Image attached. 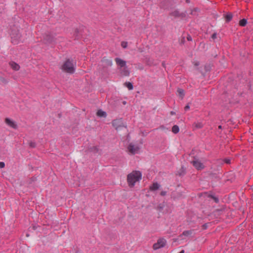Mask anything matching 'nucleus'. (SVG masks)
<instances>
[{
  "label": "nucleus",
  "instance_id": "obj_49",
  "mask_svg": "<svg viewBox=\"0 0 253 253\" xmlns=\"http://www.w3.org/2000/svg\"><path fill=\"white\" fill-rule=\"evenodd\" d=\"M58 117L59 118L61 117V114H58Z\"/></svg>",
  "mask_w": 253,
  "mask_h": 253
},
{
  "label": "nucleus",
  "instance_id": "obj_19",
  "mask_svg": "<svg viewBox=\"0 0 253 253\" xmlns=\"http://www.w3.org/2000/svg\"><path fill=\"white\" fill-rule=\"evenodd\" d=\"M160 187V185L158 184L157 182L154 183L150 187V189L151 191H156L158 190Z\"/></svg>",
  "mask_w": 253,
  "mask_h": 253
},
{
  "label": "nucleus",
  "instance_id": "obj_17",
  "mask_svg": "<svg viewBox=\"0 0 253 253\" xmlns=\"http://www.w3.org/2000/svg\"><path fill=\"white\" fill-rule=\"evenodd\" d=\"M9 64L13 70L15 71H18L19 70L20 66L15 62L11 61Z\"/></svg>",
  "mask_w": 253,
  "mask_h": 253
},
{
  "label": "nucleus",
  "instance_id": "obj_50",
  "mask_svg": "<svg viewBox=\"0 0 253 253\" xmlns=\"http://www.w3.org/2000/svg\"><path fill=\"white\" fill-rule=\"evenodd\" d=\"M218 128H219V129H221V128H222V126H220H220H218Z\"/></svg>",
  "mask_w": 253,
  "mask_h": 253
},
{
  "label": "nucleus",
  "instance_id": "obj_25",
  "mask_svg": "<svg viewBox=\"0 0 253 253\" xmlns=\"http://www.w3.org/2000/svg\"><path fill=\"white\" fill-rule=\"evenodd\" d=\"M179 131V126L177 125H174L172 127V132L176 134Z\"/></svg>",
  "mask_w": 253,
  "mask_h": 253
},
{
  "label": "nucleus",
  "instance_id": "obj_51",
  "mask_svg": "<svg viewBox=\"0 0 253 253\" xmlns=\"http://www.w3.org/2000/svg\"><path fill=\"white\" fill-rule=\"evenodd\" d=\"M123 104H126V101H124V102H123Z\"/></svg>",
  "mask_w": 253,
  "mask_h": 253
},
{
  "label": "nucleus",
  "instance_id": "obj_39",
  "mask_svg": "<svg viewBox=\"0 0 253 253\" xmlns=\"http://www.w3.org/2000/svg\"><path fill=\"white\" fill-rule=\"evenodd\" d=\"M224 162L226 164H229L231 163V160H230V159H225Z\"/></svg>",
  "mask_w": 253,
  "mask_h": 253
},
{
  "label": "nucleus",
  "instance_id": "obj_11",
  "mask_svg": "<svg viewBox=\"0 0 253 253\" xmlns=\"http://www.w3.org/2000/svg\"><path fill=\"white\" fill-rule=\"evenodd\" d=\"M115 60L117 65L120 66V68H122L123 67L126 66V62L125 60H123L118 57L116 58Z\"/></svg>",
  "mask_w": 253,
  "mask_h": 253
},
{
  "label": "nucleus",
  "instance_id": "obj_31",
  "mask_svg": "<svg viewBox=\"0 0 253 253\" xmlns=\"http://www.w3.org/2000/svg\"><path fill=\"white\" fill-rule=\"evenodd\" d=\"M0 82L3 83L4 84H7L8 82V81L2 77H0Z\"/></svg>",
  "mask_w": 253,
  "mask_h": 253
},
{
  "label": "nucleus",
  "instance_id": "obj_22",
  "mask_svg": "<svg viewBox=\"0 0 253 253\" xmlns=\"http://www.w3.org/2000/svg\"><path fill=\"white\" fill-rule=\"evenodd\" d=\"M193 129L201 128L203 126V125L202 123L198 122L194 123L193 125Z\"/></svg>",
  "mask_w": 253,
  "mask_h": 253
},
{
  "label": "nucleus",
  "instance_id": "obj_10",
  "mask_svg": "<svg viewBox=\"0 0 253 253\" xmlns=\"http://www.w3.org/2000/svg\"><path fill=\"white\" fill-rule=\"evenodd\" d=\"M127 149L132 154L134 155L138 152L139 150V147L137 146H135L132 143H131L128 145Z\"/></svg>",
  "mask_w": 253,
  "mask_h": 253
},
{
  "label": "nucleus",
  "instance_id": "obj_12",
  "mask_svg": "<svg viewBox=\"0 0 253 253\" xmlns=\"http://www.w3.org/2000/svg\"><path fill=\"white\" fill-rule=\"evenodd\" d=\"M5 123L10 127L16 129L17 128V125L16 124V123L10 119L9 118H6L5 119Z\"/></svg>",
  "mask_w": 253,
  "mask_h": 253
},
{
  "label": "nucleus",
  "instance_id": "obj_24",
  "mask_svg": "<svg viewBox=\"0 0 253 253\" xmlns=\"http://www.w3.org/2000/svg\"><path fill=\"white\" fill-rule=\"evenodd\" d=\"M247 24V20L245 18H243L240 20L239 21V25L242 27L245 26Z\"/></svg>",
  "mask_w": 253,
  "mask_h": 253
},
{
  "label": "nucleus",
  "instance_id": "obj_18",
  "mask_svg": "<svg viewBox=\"0 0 253 253\" xmlns=\"http://www.w3.org/2000/svg\"><path fill=\"white\" fill-rule=\"evenodd\" d=\"M101 61L104 63L106 66H111L112 65V61L111 59H107L105 57H103Z\"/></svg>",
  "mask_w": 253,
  "mask_h": 253
},
{
  "label": "nucleus",
  "instance_id": "obj_33",
  "mask_svg": "<svg viewBox=\"0 0 253 253\" xmlns=\"http://www.w3.org/2000/svg\"><path fill=\"white\" fill-rule=\"evenodd\" d=\"M121 46H122L123 48H126L127 46V42H121Z\"/></svg>",
  "mask_w": 253,
  "mask_h": 253
},
{
  "label": "nucleus",
  "instance_id": "obj_26",
  "mask_svg": "<svg viewBox=\"0 0 253 253\" xmlns=\"http://www.w3.org/2000/svg\"><path fill=\"white\" fill-rule=\"evenodd\" d=\"M193 230H185L183 232L182 235H184L185 236H188L189 235H191L193 233Z\"/></svg>",
  "mask_w": 253,
  "mask_h": 253
},
{
  "label": "nucleus",
  "instance_id": "obj_52",
  "mask_svg": "<svg viewBox=\"0 0 253 253\" xmlns=\"http://www.w3.org/2000/svg\"><path fill=\"white\" fill-rule=\"evenodd\" d=\"M76 253H81L79 251H77Z\"/></svg>",
  "mask_w": 253,
  "mask_h": 253
},
{
  "label": "nucleus",
  "instance_id": "obj_2",
  "mask_svg": "<svg viewBox=\"0 0 253 253\" xmlns=\"http://www.w3.org/2000/svg\"><path fill=\"white\" fill-rule=\"evenodd\" d=\"M61 69L65 72L73 74L75 71V65L73 59H67L61 66Z\"/></svg>",
  "mask_w": 253,
  "mask_h": 253
},
{
  "label": "nucleus",
  "instance_id": "obj_37",
  "mask_svg": "<svg viewBox=\"0 0 253 253\" xmlns=\"http://www.w3.org/2000/svg\"><path fill=\"white\" fill-rule=\"evenodd\" d=\"M205 69L206 72L210 71L211 70V66L210 65H206L205 66Z\"/></svg>",
  "mask_w": 253,
  "mask_h": 253
},
{
  "label": "nucleus",
  "instance_id": "obj_6",
  "mask_svg": "<svg viewBox=\"0 0 253 253\" xmlns=\"http://www.w3.org/2000/svg\"><path fill=\"white\" fill-rule=\"evenodd\" d=\"M173 5V1L172 0H163L160 2V7L164 9H169Z\"/></svg>",
  "mask_w": 253,
  "mask_h": 253
},
{
  "label": "nucleus",
  "instance_id": "obj_23",
  "mask_svg": "<svg viewBox=\"0 0 253 253\" xmlns=\"http://www.w3.org/2000/svg\"><path fill=\"white\" fill-rule=\"evenodd\" d=\"M169 15L171 16H173L175 18H177L179 17L180 13L178 10H174V11L171 12L169 13Z\"/></svg>",
  "mask_w": 253,
  "mask_h": 253
},
{
  "label": "nucleus",
  "instance_id": "obj_5",
  "mask_svg": "<svg viewBox=\"0 0 253 253\" xmlns=\"http://www.w3.org/2000/svg\"><path fill=\"white\" fill-rule=\"evenodd\" d=\"M166 240L164 238L159 239L157 243L153 245V249L155 250H158L161 248H163L166 244Z\"/></svg>",
  "mask_w": 253,
  "mask_h": 253
},
{
  "label": "nucleus",
  "instance_id": "obj_15",
  "mask_svg": "<svg viewBox=\"0 0 253 253\" xmlns=\"http://www.w3.org/2000/svg\"><path fill=\"white\" fill-rule=\"evenodd\" d=\"M223 16L226 23H229L233 18V14L231 12H228L224 14Z\"/></svg>",
  "mask_w": 253,
  "mask_h": 253
},
{
  "label": "nucleus",
  "instance_id": "obj_46",
  "mask_svg": "<svg viewBox=\"0 0 253 253\" xmlns=\"http://www.w3.org/2000/svg\"><path fill=\"white\" fill-rule=\"evenodd\" d=\"M170 113V114H171V115H174V114H175V112H174L173 111H171Z\"/></svg>",
  "mask_w": 253,
  "mask_h": 253
},
{
  "label": "nucleus",
  "instance_id": "obj_3",
  "mask_svg": "<svg viewBox=\"0 0 253 253\" xmlns=\"http://www.w3.org/2000/svg\"><path fill=\"white\" fill-rule=\"evenodd\" d=\"M11 42L13 44H17L22 42V36L20 33L19 30L17 28H13L11 29Z\"/></svg>",
  "mask_w": 253,
  "mask_h": 253
},
{
  "label": "nucleus",
  "instance_id": "obj_47",
  "mask_svg": "<svg viewBox=\"0 0 253 253\" xmlns=\"http://www.w3.org/2000/svg\"><path fill=\"white\" fill-rule=\"evenodd\" d=\"M199 65V62H196V63L195 64V65L196 66H198Z\"/></svg>",
  "mask_w": 253,
  "mask_h": 253
},
{
  "label": "nucleus",
  "instance_id": "obj_27",
  "mask_svg": "<svg viewBox=\"0 0 253 253\" xmlns=\"http://www.w3.org/2000/svg\"><path fill=\"white\" fill-rule=\"evenodd\" d=\"M125 84L129 90H132L133 88V84L130 82H126Z\"/></svg>",
  "mask_w": 253,
  "mask_h": 253
},
{
  "label": "nucleus",
  "instance_id": "obj_35",
  "mask_svg": "<svg viewBox=\"0 0 253 253\" xmlns=\"http://www.w3.org/2000/svg\"><path fill=\"white\" fill-rule=\"evenodd\" d=\"M29 145L31 148H35L36 147V143L35 142H30L29 143Z\"/></svg>",
  "mask_w": 253,
  "mask_h": 253
},
{
  "label": "nucleus",
  "instance_id": "obj_44",
  "mask_svg": "<svg viewBox=\"0 0 253 253\" xmlns=\"http://www.w3.org/2000/svg\"><path fill=\"white\" fill-rule=\"evenodd\" d=\"M202 227L203 229H206L208 228V224L205 223L202 225Z\"/></svg>",
  "mask_w": 253,
  "mask_h": 253
},
{
  "label": "nucleus",
  "instance_id": "obj_13",
  "mask_svg": "<svg viewBox=\"0 0 253 253\" xmlns=\"http://www.w3.org/2000/svg\"><path fill=\"white\" fill-rule=\"evenodd\" d=\"M224 210H225V207L224 206H223L222 207H221L220 209H217L213 211V213L214 214V215L215 216H218L222 213V212L224 211Z\"/></svg>",
  "mask_w": 253,
  "mask_h": 253
},
{
  "label": "nucleus",
  "instance_id": "obj_28",
  "mask_svg": "<svg viewBox=\"0 0 253 253\" xmlns=\"http://www.w3.org/2000/svg\"><path fill=\"white\" fill-rule=\"evenodd\" d=\"M208 197L209 198H211L212 199H213L214 200V201L216 203H218L219 202V199L218 198V197H215L214 196V195H211V194H209L208 195Z\"/></svg>",
  "mask_w": 253,
  "mask_h": 253
},
{
  "label": "nucleus",
  "instance_id": "obj_8",
  "mask_svg": "<svg viewBox=\"0 0 253 253\" xmlns=\"http://www.w3.org/2000/svg\"><path fill=\"white\" fill-rule=\"evenodd\" d=\"M112 125L116 129L125 126L122 118L114 120L112 122Z\"/></svg>",
  "mask_w": 253,
  "mask_h": 253
},
{
  "label": "nucleus",
  "instance_id": "obj_7",
  "mask_svg": "<svg viewBox=\"0 0 253 253\" xmlns=\"http://www.w3.org/2000/svg\"><path fill=\"white\" fill-rule=\"evenodd\" d=\"M43 42L44 43L48 44L55 42V39L50 34H45L43 38Z\"/></svg>",
  "mask_w": 253,
  "mask_h": 253
},
{
  "label": "nucleus",
  "instance_id": "obj_43",
  "mask_svg": "<svg viewBox=\"0 0 253 253\" xmlns=\"http://www.w3.org/2000/svg\"><path fill=\"white\" fill-rule=\"evenodd\" d=\"M187 40L188 41H192V38L191 37V36L189 35H188L187 37Z\"/></svg>",
  "mask_w": 253,
  "mask_h": 253
},
{
  "label": "nucleus",
  "instance_id": "obj_45",
  "mask_svg": "<svg viewBox=\"0 0 253 253\" xmlns=\"http://www.w3.org/2000/svg\"><path fill=\"white\" fill-rule=\"evenodd\" d=\"M166 191H162L160 193V195L162 196H164L166 195Z\"/></svg>",
  "mask_w": 253,
  "mask_h": 253
},
{
  "label": "nucleus",
  "instance_id": "obj_1",
  "mask_svg": "<svg viewBox=\"0 0 253 253\" xmlns=\"http://www.w3.org/2000/svg\"><path fill=\"white\" fill-rule=\"evenodd\" d=\"M142 174L139 171H133L127 176V181L130 187H133L136 181L141 179Z\"/></svg>",
  "mask_w": 253,
  "mask_h": 253
},
{
  "label": "nucleus",
  "instance_id": "obj_32",
  "mask_svg": "<svg viewBox=\"0 0 253 253\" xmlns=\"http://www.w3.org/2000/svg\"><path fill=\"white\" fill-rule=\"evenodd\" d=\"M187 15V12L185 11L184 12L180 13L179 17H181L182 18L186 17Z\"/></svg>",
  "mask_w": 253,
  "mask_h": 253
},
{
  "label": "nucleus",
  "instance_id": "obj_30",
  "mask_svg": "<svg viewBox=\"0 0 253 253\" xmlns=\"http://www.w3.org/2000/svg\"><path fill=\"white\" fill-rule=\"evenodd\" d=\"M199 11V9L198 8L196 7L191 10V12L190 14L192 15H196V12Z\"/></svg>",
  "mask_w": 253,
  "mask_h": 253
},
{
  "label": "nucleus",
  "instance_id": "obj_29",
  "mask_svg": "<svg viewBox=\"0 0 253 253\" xmlns=\"http://www.w3.org/2000/svg\"><path fill=\"white\" fill-rule=\"evenodd\" d=\"M185 169H184L183 167H182L181 169H180L179 171H178V174L179 176H183L185 174Z\"/></svg>",
  "mask_w": 253,
  "mask_h": 253
},
{
  "label": "nucleus",
  "instance_id": "obj_21",
  "mask_svg": "<svg viewBox=\"0 0 253 253\" xmlns=\"http://www.w3.org/2000/svg\"><path fill=\"white\" fill-rule=\"evenodd\" d=\"M177 92L178 96L181 99H183L185 95L184 90L182 88H178L177 90Z\"/></svg>",
  "mask_w": 253,
  "mask_h": 253
},
{
  "label": "nucleus",
  "instance_id": "obj_34",
  "mask_svg": "<svg viewBox=\"0 0 253 253\" xmlns=\"http://www.w3.org/2000/svg\"><path fill=\"white\" fill-rule=\"evenodd\" d=\"M164 204H160L158 206V209L160 211H162L163 210V209H164Z\"/></svg>",
  "mask_w": 253,
  "mask_h": 253
},
{
  "label": "nucleus",
  "instance_id": "obj_38",
  "mask_svg": "<svg viewBox=\"0 0 253 253\" xmlns=\"http://www.w3.org/2000/svg\"><path fill=\"white\" fill-rule=\"evenodd\" d=\"M185 37H183L179 42L180 44H183L185 43Z\"/></svg>",
  "mask_w": 253,
  "mask_h": 253
},
{
  "label": "nucleus",
  "instance_id": "obj_9",
  "mask_svg": "<svg viewBox=\"0 0 253 253\" xmlns=\"http://www.w3.org/2000/svg\"><path fill=\"white\" fill-rule=\"evenodd\" d=\"M193 166L198 170H202L204 169L205 166L198 160H195L191 162Z\"/></svg>",
  "mask_w": 253,
  "mask_h": 253
},
{
  "label": "nucleus",
  "instance_id": "obj_41",
  "mask_svg": "<svg viewBox=\"0 0 253 253\" xmlns=\"http://www.w3.org/2000/svg\"><path fill=\"white\" fill-rule=\"evenodd\" d=\"M217 37V34H216V33H214L212 36H211V38L213 39V40H214Z\"/></svg>",
  "mask_w": 253,
  "mask_h": 253
},
{
  "label": "nucleus",
  "instance_id": "obj_48",
  "mask_svg": "<svg viewBox=\"0 0 253 253\" xmlns=\"http://www.w3.org/2000/svg\"><path fill=\"white\" fill-rule=\"evenodd\" d=\"M185 1L186 3H190V0H186Z\"/></svg>",
  "mask_w": 253,
  "mask_h": 253
},
{
  "label": "nucleus",
  "instance_id": "obj_40",
  "mask_svg": "<svg viewBox=\"0 0 253 253\" xmlns=\"http://www.w3.org/2000/svg\"><path fill=\"white\" fill-rule=\"evenodd\" d=\"M4 167H5L4 163L3 162H0V168L2 169V168H3Z\"/></svg>",
  "mask_w": 253,
  "mask_h": 253
},
{
  "label": "nucleus",
  "instance_id": "obj_16",
  "mask_svg": "<svg viewBox=\"0 0 253 253\" xmlns=\"http://www.w3.org/2000/svg\"><path fill=\"white\" fill-rule=\"evenodd\" d=\"M93 152L94 153H99V150L97 146H90L88 147L87 148V150H86V152Z\"/></svg>",
  "mask_w": 253,
  "mask_h": 253
},
{
  "label": "nucleus",
  "instance_id": "obj_14",
  "mask_svg": "<svg viewBox=\"0 0 253 253\" xmlns=\"http://www.w3.org/2000/svg\"><path fill=\"white\" fill-rule=\"evenodd\" d=\"M120 71L121 74L124 76H128L129 75V71L126 66L121 69Z\"/></svg>",
  "mask_w": 253,
  "mask_h": 253
},
{
  "label": "nucleus",
  "instance_id": "obj_20",
  "mask_svg": "<svg viewBox=\"0 0 253 253\" xmlns=\"http://www.w3.org/2000/svg\"><path fill=\"white\" fill-rule=\"evenodd\" d=\"M97 116L99 117H103L106 118L107 116V114L106 112L102 111V110H99L96 113Z\"/></svg>",
  "mask_w": 253,
  "mask_h": 253
},
{
  "label": "nucleus",
  "instance_id": "obj_4",
  "mask_svg": "<svg viewBox=\"0 0 253 253\" xmlns=\"http://www.w3.org/2000/svg\"><path fill=\"white\" fill-rule=\"evenodd\" d=\"M86 31V28L83 26H80L76 28L73 34L75 40H79L83 37Z\"/></svg>",
  "mask_w": 253,
  "mask_h": 253
},
{
  "label": "nucleus",
  "instance_id": "obj_53",
  "mask_svg": "<svg viewBox=\"0 0 253 253\" xmlns=\"http://www.w3.org/2000/svg\"><path fill=\"white\" fill-rule=\"evenodd\" d=\"M211 175H214V174H213V173H211Z\"/></svg>",
  "mask_w": 253,
  "mask_h": 253
},
{
  "label": "nucleus",
  "instance_id": "obj_42",
  "mask_svg": "<svg viewBox=\"0 0 253 253\" xmlns=\"http://www.w3.org/2000/svg\"><path fill=\"white\" fill-rule=\"evenodd\" d=\"M190 109V106L189 104H187L184 107L185 111H187Z\"/></svg>",
  "mask_w": 253,
  "mask_h": 253
},
{
  "label": "nucleus",
  "instance_id": "obj_36",
  "mask_svg": "<svg viewBox=\"0 0 253 253\" xmlns=\"http://www.w3.org/2000/svg\"><path fill=\"white\" fill-rule=\"evenodd\" d=\"M36 180H37V178H36V177H31V178L30 179V180H29V184H32V182H34V181H36Z\"/></svg>",
  "mask_w": 253,
  "mask_h": 253
}]
</instances>
